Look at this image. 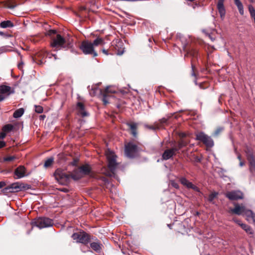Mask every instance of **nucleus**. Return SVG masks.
<instances>
[{
    "label": "nucleus",
    "instance_id": "f257e3e1",
    "mask_svg": "<svg viewBox=\"0 0 255 255\" xmlns=\"http://www.w3.org/2000/svg\"><path fill=\"white\" fill-rule=\"evenodd\" d=\"M46 35L51 37L50 45L52 48H69L71 47L72 39L70 37H64L59 34H57L55 30H50Z\"/></svg>",
    "mask_w": 255,
    "mask_h": 255
},
{
    "label": "nucleus",
    "instance_id": "f03ea898",
    "mask_svg": "<svg viewBox=\"0 0 255 255\" xmlns=\"http://www.w3.org/2000/svg\"><path fill=\"white\" fill-rule=\"evenodd\" d=\"M54 176L56 179L61 184L69 181L71 178L77 180L83 176L79 168L74 170L70 174H67L64 171L58 169L55 171Z\"/></svg>",
    "mask_w": 255,
    "mask_h": 255
},
{
    "label": "nucleus",
    "instance_id": "7ed1b4c3",
    "mask_svg": "<svg viewBox=\"0 0 255 255\" xmlns=\"http://www.w3.org/2000/svg\"><path fill=\"white\" fill-rule=\"evenodd\" d=\"M105 154L108 161V167L109 171H102V172L107 176H112L115 175V170L118 165L116 160L117 156L113 151L109 149L106 151Z\"/></svg>",
    "mask_w": 255,
    "mask_h": 255
},
{
    "label": "nucleus",
    "instance_id": "20e7f679",
    "mask_svg": "<svg viewBox=\"0 0 255 255\" xmlns=\"http://www.w3.org/2000/svg\"><path fill=\"white\" fill-rule=\"evenodd\" d=\"M80 49L85 55H92L93 57L98 56V54L93 47V44L89 40H84L82 42L80 46Z\"/></svg>",
    "mask_w": 255,
    "mask_h": 255
},
{
    "label": "nucleus",
    "instance_id": "39448f33",
    "mask_svg": "<svg viewBox=\"0 0 255 255\" xmlns=\"http://www.w3.org/2000/svg\"><path fill=\"white\" fill-rule=\"evenodd\" d=\"M29 186L27 184H24L23 183H20L19 182H15L4 188L2 189V191L3 193L15 192H18L23 189H29Z\"/></svg>",
    "mask_w": 255,
    "mask_h": 255
},
{
    "label": "nucleus",
    "instance_id": "423d86ee",
    "mask_svg": "<svg viewBox=\"0 0 255 255\" xmlns=\"http://www.w3.org/2000/svg\"><path fill=\"white\" fill-rule=\"evenodd\" d=\"M72 238L74 240H76L77 242L84 245H87L91 241L90 236L85 232L74 233L72 235Z\"/></svg>",
    "mask_w": 255,
    "mask_h": 255
},
{
    "label": "nucleus",
    "instance_id": "0eeeda50",
    "mask_svg": "<svg viewBox=\"0 0 255 255\" xmlns=\"http://www.w3.org/2000/svg\"><path fill=\"white\" fill-rule=\"evenodd\" d=\"M32 224L40 229L52 226L53 223L52 220L48 218H39L36 219Z\"/></svg>",
    "mask_w": 255,
    "mask_h": 255
},
{
    "label": "nucleus",
    "instance_id": "6e6552de",
    "mask_svg": "<svg viewBox=\"0 0 255 255\" xmlns=\"http://www.w3.org/2000/svg\"><path fill=\"white\" fill-rule=\"evenodd\" d=\"M196 138L197 140L203 142L208 147H212L214 145L212 139L203 132L197 133Z\"/></svg>",
    "mask_w": 255,
    "mask_h": 255
},
{
    "label": "nucleus",
    "instance_id": "1a4fd4ad",
    "mask_svg": "<svg viewBox=\"0 0 255 255\" xmlns=\"http://www.w3.org/2000/svg\"><path fill=\"white\" fill-rule=\"evenodd\" d=\"M116 93V90L112 87H107L104 90H101V94L103 97V102L104 105L109 103V98L112 97V94Z\"/></svg>",
    "mask_w": 255,
    "mask_h": 255
},
{
    "label": "nucleus",
    "instance_id": "9d476101",
    "mask_svg": "<svg viewBox=\"0 0 255 255\" xmlns=\"http://www.w3.org/2000/svg\"><path fill=\"white\" fill-rule=\"evenodd\" d=\"M234 206V208H230L229 212L231 214L244 216L248 208L243 204L235 203Z\"/></svg>",
    "mask_w": 255,
    "mask_h": 255
},
{
    "label": "nucleus",
    "instance_id": "9b49d317",
    "mask_svg": "<svg viewBox=\"0 0 255 255\" xmlns=\"http://www.w3.org/2000/svg\"><path fill=\"white\" fill-rule=\"evenodd\" d=\"M137 152L138 148L135 144L128 143L126 145L125 154L127 156L130 158L133 157L136 155Z\"/></svg>",
    "mask_w": 255,
    "mask_h": 255
},
{
    "label": "nucleus",
    "instance_id": "f8f14e48",
    "mask_svg": "<svg viewBox=\"0 0 255 255\" xmlns=\"http://www.w3.org/2000/svg\"><path fill=\"white\" fill-rule=\"evenodd\" d=\"M246 157L249 162V171L253 175H255V158L251 151H246Z\"/></svg>",
    "mask_w": 255,
    "mask_h": 255
},
{
    "label": "nucleus",
    "instance_id": "ddd939ff",
    "mask_svg": "<svg viewBox=\"0 0 255 255\" xmlns=\"http://www.w3.org/2000/svg\"><path fill=\"white\" fill-rule=\"evenodd\" d=\"M226 196L231 200H237L243 198V194L240 191H233L226 193Z\"/></svg>",
    "mask_w": 255,
    "mask_h": 255
},
{
    "label": "nucleus",
    "instance_id": "4468645a",
    "mask_svg": "<svg viewBox=\"0 0 255 255\" xmlns=\"http://www.w3.org/2000/svg\"><path fill=\"white\" fill-rule=\"evenodd\" d=\"M14 175L16 176L15 177V179H19L27 176L28 174L26 173L25 167L24 166L21 165L15 169Z\"/></svg>",
    "mask_w": 255,
    "mask_h": 255
},
{
    "label": "nucleus",
    "instance_id": "2eb2a0df",
    "mask_svg": "<svg viewBox=\"0 0 255 255\" xmlns=\"http://www.w3.org/2000/svg\"><path fill=\"white\" fill-rule=\"evenodd\" d=\"M180 181L181 183L185 186L186 188L188 189H192L195 191H197L198 192H200V189L199 188L195 186V185L193 184L191 182L188 181L187 179H186L184 177H181L180 179Z\"/></svg>",
    "mask_w": 255,
    "mask_h": 255
},
{
    "label": "nucleus",
    "instance_id": "dca6fc26",
    "mask_svg": "<svg viewBox=\"0 0 255 255\" xmlns=\"http://www.w3.org/2000/svg\"><path fill=\"white\" fill-rule=\"evenodd\" d=\"M13 93L14 91L10 87L3 85L0 86V95L4 96L5 98Z\"/></svg>",
    "mask_w": 255,
    "mask_h": 255
},
{
    "label": "nucleus",
    "instance_id": "f3484780",
    "mask_svg": "<svg viewBox=\"0 0 255 255\" xmlns=\"http://www.w3.org/2000/svg\"><path fill=\"white\" fill-rule=\"evenodd\" d=\"M177 149L176 147H173L171 148L167 149L162 154V158L164 160H168L175 155Z\"/></svg>",
    "mask_w": 255,
    "mask_h": 255
},
{
    "label": "nucleus",
    "instance_id": "a211bd4d",
    "mask_svg": "<svg viewBox=\"0 0 255 255\" xmlns=\"http://www.w3.org/2000/svg\"><path fill=\"white\" fill-rule=\"evenodd\" d=\"M90 243V248L95 251L97 253H100L101 252L103 245L101 244V243L98 241L97 239H96L95 241H93L92 242L91 241Z\"/></svg>",
    "mask_w": 255,
    "mask_h": 255
},
{
    "label": "nucleus",
    "instance_id": "6ab92c4d",
    "mask_svg": "<svg viewBox=\"0 0 255 255\" xmlns=\"http://www.w3.org/2000/svg\"><path fill=\"white\" fill-rule=\"evenodd\" d=\"M224 0H219L217 3V9L221 19H223L226 14V10L224 5Z\"/></svg>",
    "mask_w": 255,
    "mask_h": 255
},
{
    "label": "nucleus",
    "instance_id": "aec40b11",
    "mask_svg": "<svg viewBox=\"0 0 255 255\" xmlns=\"http://www.w3.org/2000/svg\"><path fill=\"white\" fill-rule=\"evenodd\" d=\"M244 216L249 223H255V213L251 210L247 209Z\"/></svg>",
    "mask_w": 255,
    "mask_h": 255
},
{
    "label": "nucleus",
    "instance_id": "412c9836",
    "mask_svg": "<svg viewBox=\"0 0 255 255\" xmlns=\"http://www.w3.org/2000/svg\"><path fill=\"white\" fill-rule=\"evenodd\" d=\"M77 109L78 111V114L82 117H84L88 116V114L85 110V106L81 102H78L77 105Z\"/></svg>",
    "mask_w": 255,
    "mask_h": 255
},
{
    "label": "nucleus",
    "instance_id": "4be33fe9",
    "mask_svg": "<svg viewBox=\"0 0 255 255\" xmlns=\"http://www.w3.org/2000/svg\"><path fill=\"white\" fill-rule=\"evenodd\" d=\"M79 169L83 176L91 174V168L88 164L83 165L79 167Z\"/></svg>",
    "mask_w": 255,
    "mask_h": 255
},
{
    "label": "nucleus",
    "instance_id": "5701e85b",
    "mask_svg": "<svg viewBox=\"0 0 255 255\" xmlns=\"http://www.w3.org/2000/svg\"><path fill=\"white\" fill-rule=\"evenodd\" d=\"M235 4L238 7L239 13L241 15H243L244 14V6L240 0H234Z\"/></svg>",
    "mask_w": 255,
    "mask_h": 255
},
{
    "label": "nucleus",
    "instance_id": "b1692460",
    "mask_svg": "<svg viewBox=\"0 0 255 255\" xmlns=\"http://www.w3.org/2000/svg\"><path fill=\"white\" fill-rule=\"evenodd\" d=\"M13 26L14 24L10 20L3 21L0 23V27L2 28H11Z\"/></svg>",
    "mask_w": 255,
    "mask_h": 255
},
{
    "label": "nucleus",
    "instance_id": "393cba45",
    "mask_svg": "<svg viewBox=\"0 0 255 255\" xmlns=\"http://www.w3.org/2000/svg\"><path fill=\"white\" fill-rule=\"evenodd\" d=\"M241 227L245 230L247 234L250 235H253L254 234V231L250 226L243 223L241 225Z\"/></svg>",
    "mask_w": 255,
    "mask_h": 255
},
{
    "label": "nucleus",
    "instance_id": "a878e982",
    "mask_svg": "<svg viewBox=\"0 0 255 255\" xmlns=\"http://www.w3.org/2000/svg\"><path fill=\"white\" fill-rule=\"evenodd\" d=\"M92 43L93 44V47H94L95 46L104 45L105 44V42L102 38L98 37L94 40L93 42H92Z\"/></svg>",
    "mask_w": 255,
    "mask_h": 255
},
{
    "label": "nucleus",
    "instance_id": "bb28decb",
    "mask_svg": "<svg viewBox=\"0 0 255 255\" xmlns=\"http://www.w3.org/2000/svg\"><path fill=\"white\" fill-rule=\"evenodd\" d=\"M188 143V141L185 139H181L178 142V145L177 146H174V147H176L177 151H178L180 149L186 146Z\"/></svg>",
    "mask_w": 255,
    "mask_h": 255
},
{
    "label": "nucleus",
    "instance_id": "cd10ccee",
    "mask_svg": "<svg viewBox=\"0 0 255 255\" xmlns=\"http://www.w3.org/2000/svg\"><path fill=\"white\" fill-rule=\"evenodd\" d=\"M24 110L23 108H20L16 110L13 113V117L14 118H18L21 117L24 114Z\"/></svg>",
    "mask_w": 255,
    "mask_h": 255
},
{
    "label": "nucleus",
    "instance_id": "c85d7f7f",
    "mask_svg": "<svg viewBox=\"0 0 255 255\" xmlns=\"http://www.w3.org/2000/svg\"><path fill=\"white\" fill-rule=\"evenodd\" d=\"M128 126L130 128V129L131 130V133L133 134L134 136H135L136 135V129L137 128V124L135 123H132V124H128Z\"/></svg>",
    "mask_w": 255,
    "mask_h": 255
},
{
    "label": "nucleus",
    "instance_id": "c756f323",
    "mask_svg": "<svg viewBox=\"0 0 255 255\" xmlns=\"http://www.w3.org/2000/svg\"><path fill=\"white\" fill-rule=\"evenodd\" d=\"M13 128V126H12L10 124H8L6 125H5L2 128V132H4V133H5V134L9 131H10Z\"/></svg>",
    "mask_w": 255,
    "mask_h": 255
},
{
    "label": "nucleus",
    "instance_id": "7c9ffc66",
    "mask_svg": "<svg viewBox=\"0 0 255 255\" xmlns=\"http://www.w3.org/2000/svg\"><path fill=\"white\" fill-rule=\"evenodd\" d=\"M249 11L251 17L254 20L255 19V9L252 5H249Z\"/></svg>",
    "mask_w": 255,
    "mask_h": 255
},
{
    "label": "nucleus",
    "instance_id": "2f4dec72",
    "mask_svg": "<svg viewBox=\"0 0 255 255\" xmlns=\"http://www.w3.org/2000/svg\"><path fill=\"white\" fill-rule=\"evenodd\" d=\"M218 193L216 192H212L209 195L208 201L213 202L215 198L217 196Z\"/></svg>",
    "mask_w": 255,
    "mask_h": 255
},
{
    "label": "nucleus",
    "instance_id": "473e14b6",
    "mask_svg": "<svg viewBox=\"0 0 255 255\" xmlns=\"http://www.w3.org/2000/svg\"><path fill=\"white\" fill-rule=\"evenodd\" d=\"M53 162V158L52 157L49 158L45 161L44 164V166L45 168H47L52 165Z\"/></svg>",
    "mask_w": 255,
    "mask_h": 255
},
{
    "label": "nucleus",
    "instance_id": "72a5a7b5",
    "mask_svg": "<svg viewBox=\"0 0 255 255\" xmlns=\"http://www.w3.org/2000/svg\"><path fill=\"white\" fill-rule=\"evenodd\" d=\"M187 55H190L193 57H195L197 55V51L193 49H191L187 52Z\"/></svg>",
    "mask_w": 255,
    "mask_h": 255
},
{
    "label": "nucleus",
    "instance_id": "f704fd0d",
    "mask_svg": "<svg viewBox=\"0 0 255 255\" xmlns=\"http://www.w3.org/2000/svg\"><path fill=\"white\" fill-rule=\"evenodd\" d=\"M16 158L15 156H8L7 157H5L3 158V161H6V162H10Z\"/></svg>",
    "mask_w": 255,
    "mask_h": 255
},
{
    "label": "nucleus",
    "instance_id": "c9c22d12",
    "mask_svg": "<svg viewBox=\"0 0 255 255\" xmlns=\"http://www.w3.org/2000/svg\"><path fill=\"white\" fill-rule=\"evenodd\" d=\"M35 111L36 113L40 114L43 112V108L40 106H35Z\"/></svg>",
    "mask_w": 255,
    "mask_h": 255
},
{
    "label": "nucleus",
    "instance_id": "e433bc0d",
    "mask_svg": "<svg viewBox=\"0 0 255 255\" xmlns=\"http://www.w3.org/2000/svg\"><path fill=\"white\" fill-rule=\"evenodd\" d=\"M192 74H191L192 76H193L194 77H196L195 67L193 65V64H192Z\"/></svg>",
    "mask_w": 255,
    "mask_h": 255
},
{
    "label": "nucleus",
    "instance_id": "4c0bfd02",
    "mask_svg": "<svg viewBox=\"0 0 255 255\" xmlns=\"http://www.w3.org/2000/svg\"><path fill=\"white\" fill-rule=\"evenodd\" d=\"M81 249V251L84 253H85L88 251H90V248H89V247H82Z\"/></svg>",
    "mask_w": 255,
    "mask_h": 255
},
{
    "label": "nucleus",
    "instance_id": "58836bf2",
    "mask_svg": "<svg viewBox=\"0 0 255 255\" xmlns=\"http://www.w3.org/2000/svg\"><path fill=\"white\" fill-rule=\"evenodd\" d=\"M171 185L176 189H178L179 188V185L178 183H176L174 181H172L171 183Z\"/></svg>",
    "mask_w": 255,
    "mask_h": 255
},
{
    "label": "nucleus",
    "instance_id": "ea45409f",
    "mask_svg": "<svg viewBox=\"0 0 255 255\" xmlns=\"http://www.w3.org/2000/svg\"><path fill=\"white\" fill-rule=\"evenodd\" d=\"M233 220L234 222H235L236 223L238 224L240 227H241V225L243 224V223L241 222V221L240 220H238L237 219L234 218L233 219Z\"/></svg>",
    "mask_w": 255,
    "mask_h": 255
},
{
    "label": "nucleus",
    "instance_id": "a19ab883",
    "mask_svg": "<svg viewBox=\"0 0 255 255\" xmlns=\"http://www.w3.org/2000/svg\"><path fill=\"white\" fill-rule=\"evenodd\" d=\"M6 136L5 133H4V132H1L0 133V139H3Z\"/></svg>",
    "mask_w": 255,
    "mask_h": 255
},
{
    "label": "nucleus",
    "instance_id": "79ce46f5",
    "mask_svg": "<svg viewBox=\"0 0 255 255\" xmlns=\"http://www.w3.org/2000/svg\"><path fill=\"white\" fill-rule=\"evenodd\" d=\"M5 142L3 141H0V148L4 147L5 146Z\"/></svg>",
    "mask_w": 255,
    "mask_h": 255
},
{
    "label": "nucleus",
    "instance_id": "37998d69",
    "mask_svg": "<svg viewBox=\"0 0 255 255\" xmlns=\"http://www.w3.org/2000/svg\"><path fill=\"white\" fill-rule=\"evenodd\" d=\"M223 130V129L222 128H220L219 129H218L215 132V134L217 135L222 130Z\"/></svg>",
    "mask_w": 255,
    "mask_h": 255
},
{
    "label": "nucleus",
    "instance_id": "c03bdc74",
    "mask_svg": "<svg viewBox=\"0 0 255 255\" xmlns=\"http://www.w3.org/2000/svg\"><path fill=\"white\" fill-rule=\"evenodd\" d=\"M6 185L5 183L3 181L0 182V189L5 186Z\"/></svg>",
    "mask_w": 255,
    "mask_h": 255
},
{
    "label": "nucleus",
    "instance_id": "a18cd8bd",
    "mask_svg": "<svg viewBox=\"0 0 255 255\" xmlns=\"http://www.w3.org/2000/svg\"><path fill=\"white\" fill-rule=\"evenodd\" d=\"M102 52L103 53H104L105 55H108L109 53H108V51L107 50L105 49H102Z\"/></svg>",
    "mask_w": 255,
    "mask_h": 255
},
{
    "label": "nucleus",
    "instance_id": "49530a36",
    "mask_svg": "<svg viewBox=\"0 0 255 255\" xmlns=\"http://www.w3.org/2000/svg\"><path fill=\"white\" fill-rule=\"evenodd\" d=\"M145 127H146L147 128H149V129H150L154 130V129H155V128L154 127H153V126H147V125H146V126H145Z\"/></svg>",
    "mask_w": 255,
    "mask_h": 255
},
{
    "label": "nucleus",
    "instance_id": "de8ad7c7",
    "mask_svg": "<svg viewBox=\"0 0 255 255\" xmlns=\"http://www.w3.org/2000/svg\"><path fill=\"white\" fill-rule=\"evenodd\" d=\"M5 99V97L4 96L0 95V102L4 100Z\"/></svg>",
    "mask_w": 255,
    "mask_h": 255
},
{
    "label": "nucleus",
    "instance_id": "09e8293b",
    "mask_svg": "<svg viewBox=\"0 0 255 255\" xmlns=\"http://www.w3.org/2000/svg\"><path fill=\"white\" fill-rule=\"evenodd\" d=\"M167 121V120L165 118H162V119L160 120V122L161 123H165Z\"/></svg>",
    "mask_w": 255,
    "mask_h": 255
},
{
    "label": "nucleus",
    "instance_id": "8fccbe9b",
    "mask_svg": "<svg viewBox=\"0 0 255 255\" xmlns=\"http://www.w3.org/2000/svg\"><path fill=\"white\" fill-rule=\"evenodd\" d=\"M240 161V164H239V165H240V166L241 167H242V166H243L244 165H245V162H244V161H242V160Z\"/></svg>",
    "mask_w": 255,
    "mask_h": 255
},
{
    "label": "nucleus",
    "instance_id": "3c124183",
    "mask_svg": "<svg viewBox=\"0 0 255 255\" xmlns=\"http://www.w3.org/2000/svg\"><path fill=\"white\" fill-rule=\"evenodd\" d=\"M238 159H239L240 161H241V160H242V157H241V154H238Z\"/></svg>",
    "mask_w": 255,
    "mask_h": 255
},
{
    "label": "nucleus",
    "instance_id": "603ef678",
    "mask_svg": "<svg viewBox=\"0 0 255 255\" xmlns=\"http://www.w3.org/2000/svg\"><path fill=\"white\" fill-rule=\"evenodd\" d=\"M8 7L10 8H13L15 7V6L12 5H9L8 6Z\"/></svg>",
    "mask_w": 255,
    "mask_h": 255
},
{
    "label": "nucleus",
    "instance_id": "864d4df0",
    "mask_svg": "<svg viewBox=\"0 0 255 255\" xmlns=\"http://www.w3.org/2000/svg\"><path fill=\"white\" fill-rule=\"evenodd\" d=\"M0 35L4 36V35H5V34H4V33L3 32L0 31Z\"/></svg>",
    "mask_w": 255,
    "mask_h": 255
},
{
    "label": "nucleus",
    "instance_id": "5fc2aeb1",
    "mask_svg": "<svg viewBox=\"0 0 255 255\" xmlns=\"http://www.w3.org/2000/svg\"><path fill=\"white\" fill-rule=\"evenodd\" d=\"M123 52H124V51H123H123H122L121 52L119 51L118 54L119 55H122V54L123 53Z\"/></svg>",
    "mask_w": 255,
    "mask_h": 255
},
{
    "label": "nucleus",
    "instance_id": "6e6d98bb",
    "mask_svg": "<svg viewBox=\"0 0 255 255\" xmlns=\"http://www.w3.org/2000/svg\"><path fill=\"white\" fill-rule=\"evenodd\" d=\"M21 64H22V63H21V64H19V65H18V67H19V68H20V66H21Z\"/></svg>",
    "mask_w": 255,
    "mask_h": 255
},
{
    "label": "nucleus",
    "instance_id": "4d7b16f0",
    "mask_svg": "<svg viewBox=\"0 0 255 255\" xmlns=\"http://www.w3.org/2000/svg\"><path fill=\"white\" fill-rule=\"evenodd\" d=\"M208 36H209V38H210L212 40H212V38H211V36H210V35H208Z\"/></svg>",
    "mask_w": 255,
    "mask_h": 255
},
{
    "label": "nucleus",
    "instance_id": "13d9d810",
    "mask_svg": "<svg viewBox=\"0 0 255 255\" xmlns=\"http://www.w3.org/2000/svg\"><path fill=\"white\" fill-rule=\"evenodd\" d=\"M42 118H43L45 116H40Z\"/></svg>",
    "mask_w": 255,
    "mask_h": 255
},
{
    "label": "nucleus",
    "instance_id": "bf43d9fd",
    "mask_svg": "<svg viewBox=\"0 0 255 255\" xmlns=\"http://www.w3.org/2000/svg\"><path fill=\"white\" fill-rule=\"evenodd\" d=\"M251 2H253L254 0H250Z\"/></svg>",
    "mask_w": 255,
    "mask_h": 255
},
{
    "label": "nucleus",
    "instance_id": "052dcab7",
    "mask_svg": "<svg viewBox=\"0 0 255 255\" xmlns=\"http://www.w3.org/2000/svg\"><path fill=\"white\" fill-rule=\"evenodd\" d=\"M53 56H54V59H56L55 55H54Z\"/></svg>",
    "mask_w": 255,
    "mask_h": 255
}]
</instances>
